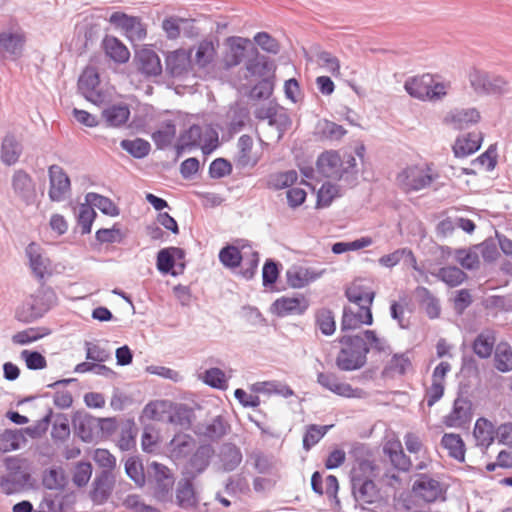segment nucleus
<instances>
[{"label": "nucleus", "mask_w": 512, "mask_h": 512, "mask_svg": "<svg viewBox=\"0 0 512 512\" xmlns=\"http://www.w3.org/2000/svg\"><path fill=\"white\" fill-rule=\"evenodd\" d=\"M450 82L440 81L439 76L431 73L409 77L404 83L405 91L420 101L436 102L448 95Z\"/></svg>", "instance_id": "nucleus-1"}, {"label": "nucleus", "mask_w": 512, "mask_h": 512, "mask_svg": "<svg viewBox=\"0 0 512 512\" xmlns=\"http://www.w3.org/2000/svg\"><path fill=\"white\" fill-rule=\"evenodd\" d=\"M438 178L439 173L433 164L420 162L404 167L397 174L395 181L403 192L411 193L428 188Z\"/></svg>", "instance_id": "nucleus-2"}, {"label": "nucleus", "mask_w": 512, "mask_h": 512, "mask_svg": "<svg viewBox=\"0 0 512 512\" xmlns=\"http://www.w3.org/2000/svg\"><path fill=\"white\" fill-rule=\"evenodd\" d=\"M341 349L336 357V365L342 371L361 369L367 362L369 347L363 336H343L339 340Z\"/></svg>", "instance_id": "nucleus-3"}, {"label": "nucleus", "mask_w": 512, "mask_h": 512, "mask_svg": "<svg viewBox=\"0 0 512 512\" xmlns=\"http://www.w3.org/2000/svg\"><path fill=\"white\" fill-rule=\"evenodd\" d=\"M467 81L479 96L502 94L507 90V80L496 74H490L480 68L470 67L466 72Z\"/></svg>", "instance_id": "nucleus-4"}, {"label": "nucleus", "mask_w": 512, "mask_h": 512, "mask_svg": "<svg viewBox=\"0 0 512 512\" xmlns=\"http://www.w3.org/2000/svg\"><path fill=\"white\" fill-rule=\"evenodd\" d=\"M355 165L356 160L352 155L345 154L342 156L335 150L322 152L316 161L318 173L332 179H341Z\"/></svg>", "instance_id": "nucleus-5"}, {"label": "nucleus", "mask_w": 512, "mask_h": 512, "mask_svg": "<svg viewBox=\"0 0 512 512\" xmlns=\"http://www.w3.org/2000/svg\"><path fill=\"white\" fill-rule=\"evenodd\" d=\"M53 296L52 289L42 286L18 308V320L28 323L41 317L50 308L49 300Z\"/></svg>", "instance_id": "nucleus-6"}, {"label": "nucleus", "mask_w": 512, "mask_h": 512, "mask_svg": "<svg viewBox=\"0 0 512 512\" xmlns=\"http://www.w3.org/2000/svg\"><path fill=\"white\" fill-rule=\"evenodd\" d=\"M109 22L132 43L147 37V27L140 17L117 11L110 15Z\"/></svg>", "instance_id": "nucleus-7"}, {"label": "nucleus", "mask_w": 512, "mask_h": 512, "mask_svg": "<svg viewBox=\"0 0 512 512\" xmlns=\"http://www.w3.org/2000/svg\"><path fill=\"white\" fill-rule=\"evenodd\" d=\"M254 115L258 120H267L270 126H275L279 132L278 138H281L292 124L287 111L275 101H268L256 106Z\"/></svg>", "instance_id": "nucleus-8"}, {"label": "nucleus", "mask_w": 512, "mask_h": 512, "mask_svg": "<svg viewBox=\"0 0 512 512\" xmlns=\"http://www.w3.org/2000/svg\"><path fill=\"white\" fill-rule=\"evenodd\" d=\"M246 258L250 266L249 269L251 270V274H253L258 266L259 255L257 252L252 250L250 245L244 244L240 248L234 245H228L222 248L219 252L220 262L228 268L238 267Z\"/></svg>", "instance_id": "nucleus-9"}, {"label": "nucleus", "mask_w": 512, "mask_h": 512, "mask_svg": "<svg viewBox=\"0 0 512 512\" xmlns=\"http://www.w3.org/2000/svg\"><path fill=\"white\" fill-rule=\"evenodd\" d=\"M221 65L228 70L238 66L245 58L251 40L240 36H229L224 40Z\"/></svg>", "instance_id": "nucleus-10"}, {"label": "nucleus", "mask_w": 512, "mask_h": 512, "mask_svg": "<svg viewBox=\"0 0 512 512\" xmlns=\"http://www.w3.org/2000/svg\"><path fill=\"white\" fill-rule=\"evenodd\" d=\"M99 84V74L94 67H87L78 81L81 94L88 101L98 106L107 102V95L99 89Z\"/></svg>", "instance_id": "nucleus-11"}, {"label": "nucleus", "mask_w": 512, "mask_h": 512, "mask_svg": "<svg viewBox=\"0 0 512 512\" xmlns=\"http://www.w3.org/2000/svg\"><path fill=\"white\" fill-rule=\"evenodd\" d=\"M133 63L137 71L146 78L157 77L162 73L160 57L147 45L135 51Z\"/></svg>", "instance_id": "nucleus-12"}, {"label": "nucleus", "mask_w": 512, "mask_h": 512, "mask_svg": "<svg viewBox=\"0 0 512 512\" xmlns=\"http://www.w3.org/2000/svg\"><path fill=\"white\" fill-rule=\"evenodd\" d=\"M219 41L211 37L200 40L191 51H194L192 63L198 69H211L218 59Z\"/></svg>", "instance_id": "nucleus-13"}, {"label": "nucleus", "mask_w": 512, "mask_h": 512, "mask_svg": "<svg viewBox=\"0 0 512 512\" xmlns=\"http://www.w3.org/2000/svg\"><path fill=\"white\" fill-rule=\"evenodd\" d=\"M373 324L372 306L349 305L343 308L341 330H356L363 325Z\"/></svg>", "instance_id": "nucleus-14"}, {"label": "nucleus", "mask_w": 512, "mask_h": 512, "mask_svg": "<svg viewBox=\"0 0 512 512\" xmlns=\"http://www.w3.org/2000/svg\"><path fill=\"white\" fill-rule=\"evenodd\" d=\"M262 158V150L258 148L250 135H242L237 142L235 163L241 168H253Z\"/></svg>", "instance_id": "nucleus-15"}, {"label": "nucleus", "mask_w": 512, "mask_h": 512, "mask_svg": "<svg viewBox=\"0 0 512 512\" xmlns=\"http://www.w3.org/2000/svg\"><path fill=\"white\" fill-rule=\"evenodd\" d=\"M451 371V365L448 362H440L433 370L431 385L425 389L424 401L428 407H432L444 395L445 379L447 373Z\"/></svg>", "instance_id": "nucleus-16"}, {"label": "nucleus", "mask_w": 512, "mask_h": 512, "mask_svg": "<svg viewBox=\"0 0 512 512\" xmlns=\"http://www.w3.org/2000/svg\"><path fill=\"white\" fill-rule=\"evenodd\" d=\"M11 186L14 194L26 205H32L37 198L35 183L24 170H16L12 176Z\"/></svg>", "instance_id": "nucleus-17"}, {"label": "nucleus", "mask_w": 512, "mask_h": 512, "mask_svg": "<svg viewBox=\"0 0 512 512\" xmlns=\"http://www.w3.org/2000/svg\"><path fill=\"white\" fill-rule=\"evenodd\" d=\"M345 296L353 305L372 306L376 292L366 279L357 278L346 286Z\"/></svg>", "instance_id": "nucleus-18"}, {"label": "nucleus", "mask_w": 512, "mask_h": 512, "mask_svg": "<svg viewBox=\"0 0 512 512\" xmlns=\"http://www.w3.org/2000/svg\"><path fill=\"white\" fill-rule=\"evenodd\" d=\"M317 381L322 387L341 397L362 398L364 396L363 390L353 388L350 384L341 382L333 373H319Z\"/></svg>", "instance_id": "nucleus-19"}, {"label": "nucleus", "mask_w": 512, "mask_h": 512, "mask_svg": "<svg viewBox=\"0 0 512 512\" xmlns=\"http://www.w3.org/2000/svg\"><path fill=\"white\" fill-rule=\"evenodd\" d=\"M308 307L309 301L304 295L295 297L282 296L273 302L271 311L279 317H285L289 315H301Z\"/></svg>", "instance_id": "nucleus-20"}, {"label": "nucleus", "mask_w": 512, "mask_h": 512, "mask_svg": "<svg viewBox=\"0 0 512 512\" xmlns=\"http://www.w3.org/2000/svg\"><path fill=\"white\" fill-rule=\"evenodd\" d=\"M404 444L406 450L414 455L416 463V470H425L431 464L432 459L430 452L424 444L421 436L415 432H407L404 435Z\"/></svg>", "instance_id": "nucleus-21"}, {"label": "nucleus", "mask_w": 512, "mask_h": 512, "mask_svg": "<svg viewBox=\"0 0 512 512\" xmlns=\"http://www.w3.org/2000/svg\"><path fill=\"white\" fill-rule=\"evenodd\" d=\"M49 180V198L56 202L64 200L71 190V183L63 168L58 165L50 166Z\"/></svg>", "instance_id": "nucleus-22"}, {"label": "nucleus", "mask_w": 512, "mask_h": 512, "mask_svg": "<svg viewBox=\"0 0 512 512\" xmlns=\"http://www.w3.org/2000/svg\"><path fill=\"white\" fill-rule=\"evenodd\" d=\"M192 64L191 51L183 48L169 51L165 56L166 71L173 77L187 74Z\"/></svg>", "instance_id": "nucleus-23"}, {"label": "nucleus", "mask_w": 512, "mask_h": 512, "mask_svg": "<svg viewBox=\"0 0 512 512\" xmlns=\"http://www.w3.org/2000/svg\"><path fill=\"white\" fill-rule=\"evenodd\" d=\"M25 42L26 35L20 29L0 32V55L19 57Z\"/></svg>", "instance_id": "nucleus-24"}, {"label": "nucleus", "mask_w": 512, "mask_h": 512, "mask_svg": "<svg viewBox=\"0 0 512 512\" xmlns=\"http://www.w3.org/2000/svg\"><path fill=\"white\" fill-rule=\"evenodd\" d=\"M472 418V405L464 398H457L454 401L452 411L444 417V424L447 427H463Z\"/></svg>", "instance_id": "nucleus-25"}, {"label": "nucleus", "mask_w": 512, "mask_h": 512, "mask_svg": "<svg viewBox=\"0 0 512 512\" xmlns=\"http://www.w3.org/2000/svg\"><path fill=\"white\" fill-rule=\"evenodd\" d=\"M185 253L181 248L169 247L162 249L157 254V269L164 274L171 273L177 275L178 272L173 271L177 261L184 260ZM181 271L184 269V263L180 262Z\"/></svg>", "instance_id": "nucleus-26"}, {"label": "nucleus", "mask_w": 512, "mask_h": 512, "mask_svg": "<svg viewBox=\"0 0 512 512\" xmlns=\"http://www.w3.org/2000/svg\"><path fill=\"white\" fill-rule=\"evenodd\" d=\"M26 255L29 258L30 268L40 281L51 275L50 260L42 255L38 244L30 243L26 248Z\"/></svg>", "instance_id": "nucleus-27"}, {"label": "nucleus", "mask_w": 512, "mask_h": 512, "mask_svg": "<svg viewBox=\"0 0 512 512\" xmlns=\"http://www.w3.org/2000/svg\"><path fill=\"white\" fill-rule=\"evenodd\" d=\"M324 273L307 267H292L286 272L287 283L291 288L300 289L319 279Z\"/></svg>", "instance_id": "nucleus-28"}, {"label": "nucleus", "mask_w": 512, "mask_h": 512, "mask_svg": "<svg viewBox=\"0 0 512 512\" xmlns=\"http://www.w3.org/2000/svg\"><path fill=\"white\" fill-rule=\"evenodd\" d=\"M22 154V145L16 134L12 131L6 132L1 140L0 159L7 165L11 166L18 162Z\"/></svg>", "instance_id": "nucleus-29"}, {"label": "nucleus", "mask_w": 512, "mask_h": 512, "mask_svg": "<svg viewBox=\"0 0 512 512\" xmlns=\"http://www.w3.org/2000/svg\"><path fill=\"white\" fill-rule=\"evenodd\" d=\"M473 436L477 447L488 449L497 436V428L487 418L480 417L475 422Z\"/></svg>", "instance_id": "nucleus-30"}, {"label": "nucleus", "mask_w": 512, "mask_h": 512, "mask_svg": "<svg viewBox=\"0 0 512 512\" xmlns=\"http://www.w3.org/2000/svg\"><path fill=\"white\" fill-rule=\"evenodd\" d=\"M481 120V114L476 108L455 109L450 111L444 118V123L455 129H462L465 126L476 124Z\"/></svg>", "instance_id": "nucleus-31"}, {"label": "nucleus", "mask_w": 512, "mask_h": 512, "mask_svg": "<svg viewBox=\"0 0 512 512\" xmlns=\"http://www.w3.org/2000/svg\"><path fill=\"white\" fill-rule=\"evenodd\" d=\"M383 451L396 469L406 472L411 468V459L405 454L399 439L388 440Z\"/></svg>", "instance_id": "nucleus-32"}, {"label": "nucleus", "mask_w": 512, "mask_h": 512, "mask_svg": "<svg viewBox=\"0 0 512 512\" xmlns=\"http://www.w3.org/2000/svg\"><path fill=\"white\" fill-rule=\"evenodd\" d=\"M414 494L426 502H433L441 495L440 483L427 475H421L413 484Z\"/></svg>", "instance_id": "nucleus-33"}, {"label": "nucleus", "mask_w": 512, "mask_h": 512, "mask_svg": "<svg viewBox=\"0 0 512 512\" xmlns=\"http://www.w3.org/2000/svg\"><path fill=\"white\" fill-rule=\"evenodd\" d=\"M101 117L107 127H121L129 120L130 109L124 103L113 104L102 110Z\"/></svg>", "instance_id": "nucleus-34"}, {"label": "nucleus", "mask_w": 512, "mask_h": 512, "mask_svg": "<svg viewBox=\"0 0 512 512\" xmlns=\"http://www.w3.org/2000/svg\"><path fill=\"white\" fill-rule=\"evenodd\" d=\"M483 141L481 133L471 132L459 136L454 145L453 151L456 157H467L480 148Z\"/></svg>", "instance_id": "nucleus-35"}, {"label": "nucleus", "mask_w": 512, "mask_h": 512, "mask_svg": "<svg viewBox=\"0 0 512 512\" xmlns=\"http://www.w3.org/2000/svg\"><path fill=\"white\" fill-rule=\"evenodd\" d=\"M406 262L413 268L417 266V259L413 251L408 247L398 248L391 253L384 254L378 259L380 266L392 269L401 262Z\"/></svg>", "instance_id": "nucleus-36"}, {"label": "nucleus", "mask_w": 512, "mask_h": 512, "mask_svg": "<svg viewBox=\"0 0 512 512\" xmlns=\"http://www.w3.org/2000/svg\"><path fill=\"white\" fill-rule=\"evenodd\" d=\"M102 46L107 57L116 63L124 64L130 59V51L126 45L115 36H106Z\"/></svg>", "instance_id": "nucleus-37"}, {"label": "nucleus", "mask_w": 512, "mask_h": 512, "mask_svg": "<svg viewBox=\"0 0 512 512\" xmlns=\"http://www.w3.org/2000/svg\"><path fill=\"white\" fill-rule=\"evenodd\" d=\"M415 294L420 307L430 319H437L440 317L441 306L439 300L430 292L429 289L419 286L415 289Z\"/></svg>", "instance_id": "nucleus-38"}, {"label": "nucleus", "mask_w": 512, "mask_h": 512, "mask_svg": "<svg viewBox=\"0 0 512 512\" xmlns=\"http://www.w3.org/2000/svg\"><path fill=\"white\" fill-rule=\"evenodd\" d=\"M442 447L447 450L448 455L458 462L465 461V443L462 437L456 433H445L441 439Z\"/></svg>", "instance_id": "nucleus-39"}, {"label": "nucleus", "mask_w": 512, "mask_h": 512, "mask_svg": "<svg viewBox=\"0 0 512 512\" xmlns=\"http://www.w3.org/2000/svg\"><path fill=\"white\" fill-rule=\"evenodd\" d=\"M377 467L370 460H359L351 469V484L360 483L365 480L375 479Z\"/></svg>", "instance_id": "nucleus-40"}, {"label": "nucleus", "mask_w": 512, "mask_h": 512, "mask_svg": "<svg viewBox=\"0 0 512 512\" xmlns=\"http://www.w3.org/2000/svg\"><path fill=\"white\" fill-rule=\"evenodd\" d=\"M352 491L358 501L367 504L375 502L378 497V489L374 483V479L353 484Z\"/></svg>", "instance_id": "nucleus-41"}, {"label": "nucleus", "mask_w": 512, "mask_h": 512, "mask_svg": "<svg viewBox=\"0 0 512 512\" xmlns=\"http://www.w3.org/2000/svg\"><path fill=\"white\" fill-rule=\"evenodd\" d=\"M171 410V402L157 400L148 403L143 410V414L150 420L164 421L165 419H168V414L171 412Z\"/></svg>", "instance_id": "nucleus-42"}, {"label": "nucleus", "mask_w": 512, "mask_h": 512, "mask_svg": "<svg viewBox=\"0 0 512 512\" xmlns=\"http://www.w3.org/2000/svg\"><path fill=\"white\" fill-rule=\"evenodd\" d=\"M496 337L492 331H486L479 334L473 342V351L480 358L491 356Z\"/></svg>", "instance_id": "nucleus-43"}, {"label": "nucleus", "mask_w": 512, "mask_h": 512, "mask_svg": "<svg viewBox=\"0 0 512 512\" xmlns=\"http://www.w3.org/2000/svg\"><path fill=\"white\" fill-rule=\"evenodd\" d=\"M50 334L46 327H29L19 331L12 336V342L17 345H27L33 343Z\"/></svg>", "instance_id": "nucleus-44"}, {"label": "nucleus", "mask_w": 512, "mask_h": 512, "mask_svg": "<svg viewBox=\"0 0 512 512\" xmlns=\"http://www.w3.org/2000/svg\"><path fill=\"white\" fill-rule=\"evenodd\" d=\"M494 365L498 371L503 373L512 370V349L508 343L501 342L496 346Z\"/></svg>", "instance_id": "nucleus-45"}, {"label": "nucleus", "mask_w": 512, "mask_h": 512, "mask_svg": "<svg viewBox=\"0 0 512 512\" xmlns=\"http://www.w3.org/2000/svg\"><path fill=\"white\" fill-rule=\"evenodd\" d=\"M317 64L335 78H340L342 75L340 60L328 51H321L317 54Z\"/></svg>", "instance_id": "nucleus-46"}, {"label": "nucleus", "mask_w": 512, "mask_h": 512, "mask_svg": "<svg viewBox=\"0 0 512 512\" xmlns=\"http://www.w3.org/2000/svg\"><path fill=\"white\" fill-rule=\"evenodd\" d=\"M176 135V127L172 121L165 122L160 129L152 134V140L158 148H165L172 143Z\"/></svg>", "instance_id": "nucleus-47"}, {"label": "nucleus", "mask_w": 512, "mask_h": 512, "mask_svg": "<svg viewBox=\"0 0 512 512\" xmlns=\"http://www.w3.org/2000/svg\"><path fill=\"white\" fill-rule=\"evenodd\" d=\"M23 440V434L19 430H4L0 433V452L17 450Z\"/></svg>", "instance_id": "nucleus-48"}, {"label": "nucleus", "mask_w": 512, "mask_h": 512, "mask_svg": "<svg viewBox=\"0 0 512 512\" xmlns=\"http://www.w3.org/2000/svg\"><path fill=\"white\" fill-rule=\"evenodd\" d=\"M437 277L450 287H455L464 282L467 275L455 266H447L439 269Z\"/></svg>", "instance_id": "nucleus-49"}, {"label": "nucleus", "mask_w": 512, "mask_h": 512, "mask_svg": "<svg viewBox=\"0 0 512 512\" xmlns=\"http://www.w3.org/2000/svg\"><path fill=\"white\" fill-rule=\"evenodd\" d=\"M331 427L332 425L318 426L315 424L307 426L303 436L304 449L309 450L316 445Z\"/></svg>", "instance_id": "nucleus-50"}, {"label": "nucleus", "mask_w": 512, "mask_h": 512, "mask_svg": "<svg viewBox=\"0 0 512 512\" xmlns=\"http://www.w3.org/2000/svg\"><path fill=\"white\" fill-rule=\"evenodd\" d=\"M297 179L298 174L295 170L278 172L270 176L268 185L270 188L280 190L292 186Z\"/></svg>", "instance_id": "nucleus-51"}, {"label": "nucleus", "mask_w": 512, "mask_h": 512, "mask_svg": "<svg viewBox=\"0 0 512 512\" xmlns=\"http://www.w3.org/2000/svg\"><path fill=\"white\" fill-rule=\"evenodd\" d=\"M316 324L324 335H332L336 330L334 314L327 308H322L317 311Z\"/></svg>", "instance_id": "nucleus-52"}, {"label": "nucleus", "mask_w": 512, "mask_h": 512, "mask_svg": "<svg viewBox=\"0 0 512 512\" xmlns=\"http://www.w3.org/2000/svg\"><path fill=\"white\" fill-rule=\"evenodd\" d=\"M86 200L90 205H94L106 215L116 216L119 214L117 206L107 197L95 193H88Z\"/></svg>", "instance_id": "nucleus-53"}, {"label": "nucleus", "mask_w": 512, "mask_h": 512, "mask_svg": "<svg viewBox=\"0 0 512 512\" xmlns=\"http://www.w3.org/2000/svg\"><path fill=\"white\" fill-rule=\"evenodd\" d=\"M410 360L404 355H394L387 363L384 374L388 377L403 375L410 368Z\"/></svg>", "instance_id": "nucleus-54"}, {"label": "nucleus", "mask_w": 512, "mask_h": 512, "mask_svg": "<svg viewBox=\"0 0 512 512\" xmlns=\"http://www.w3.org/2000/svg\"><path fill=\"white\" fill-rule=\"evenodd\" d=\"M373 244V239L369 236L361 237L352 242H337L332 245V252L334 254H342L348 251H356Z\"/></svg>", "instance_id": "nucleus-55"}, {"label": "nucleus", "mask_w": 512, "mask_h": 512, "mask_svg": "<svg viewBox=\"0 0 512 512\" xmlns=\"http://www.w3.org/2000/svg\"><path fill=\"white\" fill-rule=\"evenodd\" d=\"M95 218L96 212L93 207L88 202L81 204L78 214V225L81 227L82 234H89L91 232Z\"/></svg>", "instance_id": "nucleus-56"}, {"label": "nucleus", "mask_w": 512, "mask_h": 512, "mask_svg": "<svg viewBox=\"0 0 512 512\" xmlns=\"http://www.w3.org/2000/svg\"><path fill=\"white\" fill-rule=\"evenodd\" d=\"M121 147L136 158H143L150 151V144L143 139L123 140Z\"/></svg>", "instance_id": "nucleus-57"}, {"label": "nucleus", "mask_w": 512, "mask_h": 512, "mask_svg": "<svg viewBox=\"0 0 512 512\" xmlns=\"http://www.w3.org/2000/svg\"><path fill=\"white\" fill-rule=\"evenodd\" d=\"M456 259L466 269H474L479 266L480 257L477 245L468 250L461 249L456 252Z\"/></svg>", "instance_id": "nucleus-58"}, {"label": "nucleus", "mask_w": 512, "mask_h": 512, "mask_svg": "<svg viewBox=\"0 0 512 512\" xmlns=\"http://www.w3.org/2000/svg\"><path fill=\"white\" fill-rule=\"evenodd\" d=\"M187 22L186 19L178 16H169L162 21V29L170 40H176L181 34V25Z\"/></svg>", "instance_id": "nucleus-59"}, {"label": "nucleus", "mask_w": 512, "mask_h": 512, "mask_svg": "<svg viewBox=\"0 0 512 512\" xmlns=\"http://www.w3.org/2000/svg\"><path fill=\"white\" fill-rule=\"evenodd\" d=\"M151 469L157 483L164 488H171L174 484L173 475L168 467L163 464L152 462Z\"/></svg>", "instance_id": "nucleus-60"}, {"label": "nucleus", "mask_w": 512, "mask_h": 512, "mask_svg": "<svg viewBox=\"0 0 512 512\" xmlns=\"http://www.w3.org/2000/svg\"><path fill=\"white\" fill-rule=\"evenodd\" d=\"M192 411L185 406H173L168 414V421L181 427H188L191 424Z\"/></svg>", "instance_id": "nucleus-61"}, {"label": "nucleus", "mask_w": 512, "mask_h": 512, "mask_svg": "<svg viewBox=\"0 0 512 512\" xmlns=\"http://www.w3.org/2000/svg\"><path fill=\"white\" fill-rule=\"evenodd\" d=\"M126 474L139 486L145 483V475L142 463L135 457H130L125 462Z\"/></svg>", "instance_id": "nucleus-62"}, {"label": "nucleus", "mask_w": 512, "mask_h": 512, "mask_svg": "<svg viewBox=\"0 0 512 512\" xmlns=\"http://www.w3.org/2000/svg\"><path fill=\"white\" fill-rule=\"evenodd\" d=\"M253 40L267 53L277 54L280 51L279 42L267 32H258L255 34Z\"/></svg>", "instance_id": "nucleus-63"}, {"label": "nucleus", "mask_w": 512, "mask_h": 512, "mask_svg": "<svg viewBox=\"0 0 512 512\" xmlns=\"http://www.w3.org/2000/svg\"><path fill=\"white\" fill-rule=\"evenodd\" d=\"M339 196L338 186L331 183H324L318 191L317 207L329 206L334 198Z\"/></svg>", "instance_id": "nucleus-64"}]
</instances>
